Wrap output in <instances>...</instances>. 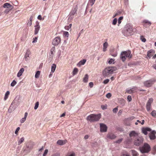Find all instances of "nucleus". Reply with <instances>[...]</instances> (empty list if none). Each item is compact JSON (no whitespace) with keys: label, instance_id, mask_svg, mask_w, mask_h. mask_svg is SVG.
<instances>
[{"label":"nucleus","instance_id":"obj_1","mask_svg":"<svg viewBox=\"0 0 156 156\" xmlns=\"http://www.w3.org/2000/svg\"><path fill=\"white\" fill-rule=\"evenodd\" d=\"M131 51L129 50L123 51L121 53L120 58L123 62H124L127 58L129 59L132 58V55H131Z\"/></svg>","mask_w":156,"mask_h":156},{"label":"nucleus","instance_id":"obj_2","mask_svg":"<svg viewBox=\"0 0 156 156\" xmlns=\"http://www.w3.org/2000/svg\"><path fill=\"white\" fill-rule=\"evenodd\" d=\"M101 118V115L100 114H91L87 116L86 119L87 121L90 122H92L98 121Z\"/></svg>","mask_w":156,"mask_h":156},{"label":"nucleus","instance_id":"obj_3","mask_svg":"<svg viewBox=\"0 0 156 156\" xmlns=\"http://www.w3.org/2000/svg\"><path fill=\"white\" fill-rule=\"evenodd\" d=\"M116 69V68L115 67H107L103 71V75L104 76H108L109 75L112 74Z\"/></svg>","mask_w":156,"mask_h":156},{"label":"nucleus","instance_id":"obj_4","mask_svg":"<svg viewBox=\"0 0 156 156\" xmlns=\"http://www.w3.org/2000/svg\"><path fill=\"white\" fill-rule=\"evenodd\" d=\"M133 27L129 24H127L125 27L126 29L124 32L125 36H129L131 35L133 33Z\"/></svg>","mask_w":156,"mask_h":156},{"label":"nucleus","instance_id":"obj_5","mask_svg":"<svg viewBox=\"0 0 156 156\" xmlns=\"http://www.w3.org/2000/svg\"><path fill=\"white\" fill-rule=\"evenodd\" d=\"M139 149L142 153H147L150 151L151 147L149 144L145 143L143 146L140 147Z\"/></svg>","mask_w":156,"mask_h":156},{"label":"nucleus","instance_id":"obj_6","mask_svg":"<svg viewBox=\"0 0 156 156\" xmlns=\"http://www.w3.org/2000/svg\"><path fill=\"white\" fill-rule=\"evenodd\" d=\"M61 39L59 37L55 38L52 41V44L54 45H57L61 42Z\"/></svg>","mask_w":156,"mask_h":156},{"label":"nucleus","instance_id":"obj_7","mask_svg":"<svg viewBox=\"0 0 156 156\" xmlns=\"http://www.w3.org/2000/svg\"><path fill=\"white\" fill-rule=\"evenodd\" d=\"M143 138L141 137H139L134 141V144L136 146H139L143 143Z\"/></svg>","mask_w":156,"mask_h":156},{"label":"nucleus","instance_id":"obj_8","mask_svg":"<svg viewBox=\"0 0 156 156\" xmlns=\"http://www.w3.org/2000/svg\"><path fill=\"white\" fill-rule=\"evenodd\" d=\"M153 101V99L151 98L148 100L146 105V108L147 111H149L151 107V104Z\"/></svg>","mask_w":156,"mask_h":156},{"label":"nucleus","instance_id":"obj_9","mask_svg":"<svg viewBox=\"0 0 156 156\" xmlns=\"http://www.w3.org/2000/svg\"><path fill=\"white\" fill-rule=\"evenodd\" d=\"M100 131L101 132H106L107 131V127L104 124H100Z\"/></svg>","mask_w":156,"mask_h":156},{"label":"nucleus","instance_id":"obj_10","mask_svg":"<svg viewBox=\"0 0 156 156\" xmlns=\"http://www.w3.org/2000/svg\"><path fill=\"white\" fill-rule=\"evenodd\" d=\"M154 81L152 80L147 81L144 83V85L146 87H150L154 83Z\"/></svg>","mask_w":156,"mask_h":156},{"label":"nucleus","instance_id":"obj_11","mask_svg":"<svg viewBox=\"0 0 156 156\" xmlns=\"http://www.w3.org/2000/svg\"><path fill=\"white\" fill-rule=\"evenodd\" d=\"M31 54V52L30 50L28 49L27 50L25 54V55L24 57L25 60L27 61L29 60L30 57V55Z\"/></svg>","mask_w":156,"mask_h":156},{"label":"nucleus","instance_id":"obj_12","mask_svg":"<svg viewBox=\"0 0 156 156\" xmlns=\"http://www.w3.org/2000/svg\"><path fill=\"white\" fill-rule=\"evenodd\" d=\"M151 23L147 20H144L143 21V24L144 27H148L151 25Z\"/></svg>","mask_w":156,"mask_h":156},{"label":"nucleus","instance_id":"obj_13","mask_svg":"<svg viewBox=\"0 0 156 156\" xmlns=\"http://www.w3.org/2000/svg\"><path fill=\"white\" fill-rule=\"evenodd\" d=\"M156 132L154 130L152 131L149 134V137L151 140H154L156 138L155 135Z\"/></svg>","mask_w":156,"mask_h":156},{"label":"nucleus","instance_id":"obj_14","mask_svg":"<svg viewBox=\"0 0 156 156\" xmlns=\"http://www.w3.org/2000/svg\"><path fill=\"white\" fill-rule=\"evenodd\" d=\"M116 137V136L112 133H108L107 135V138L111 139H114Z\"/></svg>","mask_w":156,"mask_h":156},{"label":"nucleus","instance_id":"obj_15","mask_svg":"<svg viewBox=\"0 0 156 156\" xmlns=\"http://www.w3.org/2000/svg\"><path fill=\"white\" fill-rule=\"evenodd\" d=\"M151 129L148 127L143 128L142 129V132L145 135H147V132L148 131L150 132L151 131Z\"/></svg>","mask_w":156,"mask_h":156},{"label":"nucleus","instance_id":"obj_16","mask_svg":"<svg viewBox=\"0 0 156 156\" xmlns=\"http://www.w3.org/2000/svg\"><path fill=\"white\" fill-rule=\"evenodd\" d=\"M155 53V51L153 50H151L148 52L147 56L150 58Z\"/></svg>","mask_w":156,"mask_h":156},{"label":"nucleus","instance_id":"obj_17","mask_svg":"<svg viewBox=\"0 0 156 156\" xmlns=\"http://www.w3.org/2000/svg\"><path fill=\"white\" fill-rule=\"evenodd\" d=\"M138 135V133H137L136 132L134 131H131L129 134L130 137L136 136H137Z\"/></svg>","mask_w":156,"mask_h":156},{"label":"nucleus","instance_id":"obj_18","mask_svg":"<svg viewBox=\"0 0 156 156\" xmlns=\"http://www.w3.org/2000/svg\"><path fill=\"white\" fill-rule=\"evenodd\" d=\"M86 62V60L85 59H83L80 61L77 64V66L80 67L82 65H83Z\"/></svg>","mask_w":156,"mask_h":156},{"label":"nucleus","instance_id":"obj_19","mask_svg":"<svg viewBox=\"0 0 156 156\" xmlns=\"http://www.w3.org/2000/svg\"><path fill=\"white\" fill-rule=\"evenodd\" d=\"M24 70L23 68H21L17 74V76L18 77L20 76L22 74Z\"/></svg>","mask_w":156,"mask_h":156},{"label":"nucleus","instance_id":"obj_20","mask_svg":"<svg viewBox=\"0 0 156 156\" xmlns=\"http://www.w3.org/2000/svg\"><path fill=\"white\" fill-rule=\"evenodd\" d=\"M67 142V141L66 140H59L57 142V144L59 145H63L65 144H66Z\"/></svg>","mask_w":156,"mask_h":156},{"label":"nucleus","instance_id":"obj_21","mask_svg":"<svg viewBox=\"0 0 156 156\" xmlns=\"http://www.w3.org/2000/svg\"><path fill=\"white\" fill-rule=\"evenodd\" d=\"M35 30H34V34L35 35L37 34L38 33V32L40 30V27H37V26H34Z\"/></svg>","mask_w":156,"mask_h":156},{"label":"nucleus","instance_id":"obj_22","mask_svg":"<svg viewBox=\"0 0 156 156\" xmlns=\"http://www.w3.org/2000/svg\"><path fill=\"white\" fill-rule=\"evenodd\" d=\"M56 65L55 64H53L51 66V72L53 73L55 71Z\"/></svg>","mask_w":156,"mask_h":156},{"label":"nucleus","instance_id":"obj_23","mask_svg":"<svg viewBox=\"0 0 156 156\" xmlns=\"http://www.w3.org/2000/svg\"><path fill=\"white\" fill-rule=\"evenodd\" d=\"M96 0H89L88 4L89 5H90L92 6L94 4Z\"/></svg>","mask_w":156,"mask_h":156},{"label":"nucleus","instance_id":"obj_24","mask_svg":"<svg viewBox=\"0 0 156 156\" xmlns=\"http://www.w3.org/2000/svg\"><path fill=\"white\" fill-rule=\"evenodd\" d=\"M108 46V43L107 42H105L103 44V51H106V48Z\"/></svg>","mask_w":156,"mask_h":156},{"label":"nucleus","instance_id":"obj_25","mask_svg":"<svg viewBox=\"0 0 156 156\" xmlns=\"http://www.w3.org/2000/svg\"><path fill=\"white\" fill-rule=\"evenodd\" d=\"M12 105H16V106H18L19 105L18 100L16 99H14L12 103Z\"/></svg>","mask_w":156,"mask_h":156},{"label":"nucleus","instance_id":"obj_26","mask_svg":"<svg viewBox=\"0 0 156 156\" xmlns=\"http://www.w3.org/2000/svg\"><path fill=\"white\" fill-rule=\"evenodd\" d=\"M88 74H86L83 78V81L85 83H87L88 82Z\"/></svg>","mask_w":156,"mask_h":156},{"label":"nucleus","instance_id":"obj_27","mask_svg":"<svg viewBox=\"0 0 156 156\" xmlns=\"http://www.w3.org/2000/svg\"><path fill=\"white\" fill-rule=\"evenodd\" d=\"M78 69L77 68H75L74 69L73 73V75L74 76L77 74L78 72Z\"/></svg>","mask_w":156,"mask_h":156},{"label":"nucleus","instance_id":"obj_28","mask_svg":"<svg viewBox=\"0 0 156 156\" xmlns=\"http://www.w3.org/2000/svg\"><path fill=\"white\" fill-rule=\"evenodd\" d=\"M10 94V92L9 91H7L5 94V95L4 98V100L5 101L8 98Z\"/></svg>","mask_w":156,"mask_h":156},{"label":"nucleus","instance_id":"obj_29","mask_svg":"<svg viewBox=\"0 0 156 156\" xmlns=\"http://www.w3.org/2000/svg\"><path fill=\"white\" fill-rule=\"evenodd\" d=\"M133 156H138V153L135 151L132 150L131 151Z\"/></svg>","mask_w":156,"mask_h":156},{"label":"nucleus","instance_id":"obj_30","mask_svg":"<svg viewBox=\"0 0 156 156\" xmlns=\"http://www.w3.org/2000/svg\"><path fill=\"white\" fill-rule=\"evenodd\" d=\"M11 6L10 4L8 3H5L3 5V7L4 8L9 7Z\"/></svg>","mask_w":156,"mask_h":156},{"label":"nucleus","instance_id":"obj_31","mask_svg":"<svg viewBox=\"0 0 156 156\" xmlns=\"http://www.w3.org/2000/svg\"><path fill=\"white\" fill-rule=\"evenodd\" d=\"M69 36V33L67 31H63V36L64 37H68Z\"/></svg>","mask_w":156,"mask_h":156},{"label":"nucleus","instance_id":"obj_32","mask_svg":"<svg viewBox=\"0 0 156 156\" xmlns=\"http://www.w3.org/2000/svg\"><path fill=\"white\" fill-rule=\"evenodd\" d=\"M75 156V153L73 152H68L67 154L66 155V156Z\"/></svg>","mask_w":156,"mask_h":156},{"label":"nucleus","instance_id":"obj_33","mask_svg":"<svg viewBox=\"0 0 156 156\" xmlns=\"http://www.w3.org/2000/svg\"><path fill=\"white\" fill-rule=\"evenodd\" d=\"M24 140V138L23 137L21 138L18 141V144L20 145L22 143H23Z\"/></svg>","mask_w":156,"mask_h":156},{"label":"nucleus","instance_id":"obj_34","mask_svg":"<svg viewBox=\"0 0 156 156\" xmlns=\"http://www.w3.org/2000/svg\"><path fill=\"white\" fill-rule=\"evenodd\" d=\"M72 25V24H70L68 26H66L65 27V29L66 30H69L70 29H71Z\"/></svg>","mask_w":156,"mask_h":156},{"label":"nucleus","instance_id":"obj_35","mask_svg":"<svg viewBox=\"0 0 156 156\" xmlns=\"http://www.w3.org/2000/svg\"><path fill=\"white\" fill-rule=\"evenodd\" d=\"M55 47H53L51 50V55H52V56L53 55V54H54L53 53V52H55Z\"/></svg>","mask_w":156,"mask_h":156},{"label":"nucleus","instance_id":"obj_36","mask_svg":"<svg viewBox=\"0 0 156 156\" xmlns=\"http://www.w3.org/2000/svg\"><path fill=\"white\" fill-rule=\"evenodd\" d=\"M115 62V59L114 58H111L109 59L108 61V63L109 64L114 63Z\"/></svg>","mask_w":156,"mask_h":156},{"label":"nucleus","instance_id":"obj_37","mask_svg":"<svg viewBox=\"0 0 156 156\" xmlns=\"http://www.w3.org/2000/svg\"><path fill=\"white\" fill-rule=\"evenodd\" d=\"M40 74V71H37L35 75V77L38 78L39 77Z\"/></svg>","mask_w":156,"mask_h":156},{"label":"nucleus","instance_id":"obj_38","mask_svg":"<svg viewBox=\"0 0 156 156\" xmlns=\"http://www.w3.org/2000/svg\"><path fill=\"white\" fill-rule=\"evenodd\" d=\"M152 116L155 118H156V111L153 110L151 113Z\"/></svg>","mask_w":156,"mask_h":156},{"label":"nucleus","instance_id":"obj_39","mask_svg":"<svg viewBox=\"0 0 156 156\" xmlns=\"http://www.w3.org/2000/svg\"><path fill=\"white\" fill-rule=\"evenodd\" d=\"M101 107L103 110L106 109L107 108V105L106 104L105 105H102Z\"/></svg>","mask_w":156,"mask_h":156},{"label":"nucleus","instance_id":"obj_40","mask_svg":"<svg viewBox=\"0 0 156 156\" xmlns=\"http://www.w3.org/2000/svg\"><path fill=\"white\" fill-rule=\"evenodd\" d=\"M133 93H135L137 91V88L136 87H135L131 89Z\"/></svg>","mask_w":156,"mask_h":156},{"label":"nucleus","instance_id":"obj_41","mask_svg":"<svg viewBox=\"0 0 156 156\" xmlns=\"http://www.w3.org/2000/svg\"><path fill=\"white\" fill-rule=\"evenodd\" d=\"M123 19V17L122 16L120 17L118 19V25L119 26V25L121 23V20H122Z\"/></svg>","mask_w":156,"mask_h":156},{"label":"nucleus","instance_id":"obj_42","mask_svg":"<svg viewBox=\"0 0 156 156\" xmlns=\"http://www.w3.org/2000/svg\"><path fill=\"white\" fill-rule=\"evenodd\" d=\"M16 84V81L15 80H13L12 82L11 83V86L12 87H14L15 86V85Z\"/></svg>","mask_w":156,"mask_h":156},{"label":"nucleus","instance_id":"obj_43","mask_svg":"<svg viewBox=\"0 0 156 156\" xmlns=\"http://www.w3.org/2000/svg\"><path fill=\"white\" fill-rule=\"evenodd\" d=\"M77 6L74 8V10L73 11V12H72V14L73 15H74L76 13V12L77 11Z\"/></svg>","mask_w":156,"mask_h":156},{"label":"nucleus","instance_id":"obj_44","mask_svg":"<svg viewBox=\"0 0 156 156\" xmlns=\"http://www.w3.org/2000/svg\"><path fill=\"white\" fill-rule=\"evenodd\" d=\"M39 105V103L38 102H37L35 104V106L34 107V109H37L38 108Z\"/></svg>","mask_w":156,"mask_h":156},{"label":"nucleus","instance_id":"obj_45","mask_svg":"<svg viewBox=\"0 0 156 156\" xmlns=\"http://www.w3.org/2000/svg\"><path fill=\"white\" fill-rule=\"evenodd\" d=\"M117 22V20L116 18H115L112 22V24L114 25L116 24Z\"/></svg>","mask_w":156,"mask_h":156},{"label":"nucleus","instance_id":"obj_46","mask_svg":"<svg viewBox=\"0 0 156 156\" xmlns=\"http://www.w3.org/2000/svg\"><path fill=\"white\" fill-rule=\"evenodd\" d=\"M127 99L128 101L129 102H130L132 100L131 96L130 95H128L127 96Z\"/></svg>","mask_w":156,"mask_h":156},{"label":"nucleus","instance_id":"obj_47","mask_svg":"<svg viewBox=\"0 0 156 156\" xmlns=\"http://www.w3.org/2000/svg\"><path fill=\"white\" fill-rule=\"evenodd\" d=\"M48 152V150L46 149L45 150L43 154V156H46Z\"/></svg>","mask_w":156,"mask_h":156},{"label":"nucleus","instance_id":"obj_48","mask_svg":"<svg viewBox=\"0 0 156 156\" xmlns=\"http://www.w3.org/2000/svg\"><path fill=\"white\" fill-rule=\"evenodd\" d=\"M26 119L24 117L22 118L20 120V122L22 123H23L25 121Z\"/></svg>","mask_w":156,"mask_h":156},{"label":"nucleus","instance_id":"obj_49","mask_svg":"<svg viewBox=\"0 0 156 156\" xmlns=\"http://www.w3.org/2000/svg\"><path fill=\"white\" fill-rule=\"evenodd\" d=\"M118 110V108L116 107L113 109V112L114 113H116L117 112Z\"/></svg>","mask_w":156,"mask_h":156},{"label":"nucleus","instance_id":"obj_50","mask_svg":"<svg viewBox=\"0 0 156 156\" xmlns=\"http://www.w3.org/2000/svg\"><path fill=\"white\" fill-rule=\"evenodd\" d=\"M109 81V80L108 79H107L104 80L103 83L105 84H106L108 83Z\"/></svg>","mask_w":156,"mask_h":156},{"label":"nucleus","instance_id":"obj_51","mask_svg":"<svg viewBox=\"0 0 156 156\" xmlns=\"http://www.w3.org/2000/svg\"><path fill=\"white\" fill-rule=\"evenodd\" d=\"M126 92L129 94H132L133 93V92L132 91L131 89L129 90H126Z\"/></svg>","mask_w":156,"mask_h":156},{"label":"nucleus","instance_id":"obj_52","mask_svg":"<svg viewBox=\"0 0 156 156\" xmlns=\"http://www.w3.org/2000/svg\"><path fill=\"white\" fill-rule=\"evenodd\" d=\"M142 41L143 42H145L146 41V39L143 36H141L140 38Z\"/></svg>","mask_w":156,"mask_h":156},{"label":"nucleus","instance_id":"obj_53","mask_svg":"<svg viewBox=\"0 0 156 156\" xmlns=\"http://www.w3.org/2000/svg\"><path fill=\"white\" fill-rule=\"evenodd\" d=\"M20 129V128L19 127H18V128H17L16 131H15V133L17 135L18 134V132L19 131V130Z\"/></svg>","mask_w":156,"mask_h":156},{"label":"nucleus","instance_id":"obj_54","mask_svg":"<svg viewBox=\"0 0 156 156\" xmlns=\"http://www.w3.org/2000/svg\"><path fill=\"white\" fill-rule=\"evenodd\" d=\"M111 96V94L110 93L107 94L106 95V97L108 98H109Z\"/></svg>","mask_w":156,"mask_h":156},{"label":"nucleus","instance_id":"obj_55","mask_svg":"<svg viewBox=\"0 0 156 156\" xmlns=\"http://www.w3.org/2000/svg\"><path fill=\"white\" fill-rule=\"evenodd\" d=\"M122 139H120L118 140H117L115 142L119 144L122 142Z\"/></svg>","mask_w":156,"mask_h":156},{"label":"nucleus","instance_id":"obj_56","mask_svg":"<svg viewBox=\"0 0 156 156\" xmlns=\"http://www.w3.org/2000/svg\"><path fill=\"white\" fill-rule=\"evenodd\" d=\"M89 85L90 88H92L93 87L94 83L93 82H90L89 83Z\"/></svg>","mask_w":156,"mask_h":156},{"label":"nucleus","instance_id":"obj_57","mask_svg":"<svg viewBox=\"0 0 156 156\" xmlns=\"http://www.w3.org/2000/svg\"><path fill=\"white\" fill-rule=\"evenodd\" d=\"M51 156H60V154L58 153H56L53 154Z\"/></svg>","mask_w":156,"mask_h":156},{"label":"nucleus","instance_id":"obj_58","mask_svg":"<svg viewBox=\"0 0 156 156\" xmlns=\"http://www.w3.org/2000/svg\"><path fill=\"white\" fill-rule=\"evenodd\" d=\"M111 55L112 56L114 57H116L117 55V52H115V53H114V54H111Z\"/></svg>","mask_w":156,"mask_h":156},{"label":"nucleus","instance_id":"obj_59","mask_svg":"<svg viewBox=\"0 0 156 156\" xmlns=\"http://www.w3.org/2000/svg\"><path fill=\"white\" fill-rule=\"evenodd\" d=\"M121 156H129V155L127 153H125L122 154Z\"/></svg>","mask_w":156,"mask_h":156},{"label":"nucleus","instance_id":"obj_60","mask_svg":"<svg viewBox=\"0 0 156 156\" xmlns=\"http://www.w3.org/2000/svg\"><path fill=\"white\" fill-rule=\"evenodd\" d=\"M34 41H32V42L35 43L37 42V37H35L34 38Z\"/></svg>","mask_w":156,"mask_h":156},{"label":"nucleus","instance_id":"obj_61","mask_svg":"<svg viewBox=\"0 0 156 156\" xmlns=\"http://www.w3.org/2000/svg\"><path fill=\"white\" fill-rule=\"evenodd\" d=\"M32 24V22L30 21H29L28 23H27V25L28 26H30Z\"/></svg>","mask_w":156,"mask_h":156},{"label":"nucleus","instance_id":"obj_62","mask_svg":"<svg viewBox=\"0 0 156 156\" xmlns=\"http://www.w3.org/2000/svg\"><path fill=\"white\" fill-rule=\"evenodd\" d=\"M153 149L154 152L156 153V146H155L153 147Z\"/></svg>","mask_w":156,"mask_h":156},{"label":"nucleus","instance_id":"obj_63","mask_svg":"<svg viewBox=\"0 0 156 156\" xmlns=\"http://www.w3.org/2000/svg\"><path fill=\"white\" fill-rule=\"evenodd\" d=\"M119 13H120L119 12H117L114 16L113 18L115 17V16L118 15Z\"/></svg>","mask_w":156,"mask_h":156},{"label":"nucleus","instance_id":"obj_64","mask_svg":"<svg viewBox=\"0 0 156 156\" xmlns=\"http://www.w3.org/2000/svg\"><path fill=\"white\" fill-rule=\"evenodd\" d=\"M35 26L40 27L38 21H37L36 22V25Z\"/></svg>","mask_w":156,"mask_h":156}]
</instances>
